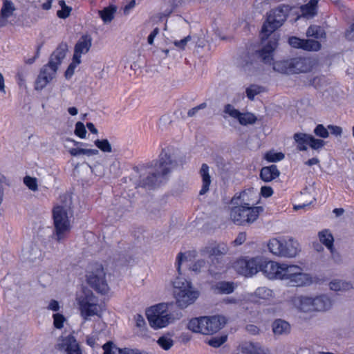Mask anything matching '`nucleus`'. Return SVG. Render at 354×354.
I'll list each match as a JSON object with an SVG mask.
<instances>
[{"label":"nucleus","mask_w":354,"mask_h":354,"mask_svg":"<svg viewBox=\"0 0 354 354\" xmlns=\"http://www.w3.org/2000/svg\"><path fill=\"white\" fill-rule=\"evenodd\" d=\"M234 268L245 277H251L261 270L269 279L286 280L292 286H304L312 282L310 275L299 266L267 261L260 257L240 259L236 261Z\"/></svg>","instance_id":"nucleus-1"},{"label":"nucleus","mask_w":354,"mask_h":354,"mask_svg":"<svg viewBox=\"0 0 354 354\" xmlns=\"http://www.w3.org/2000/svg\"><path fill=\"white\" fill-rule=\"evenodd\" d=\"M258 194L253 189L241 192L231 200L230 218L237 225H248L254 223L263 211L261 206H256Z\"/></svg>","instance_id":"nucleus-2"},{"label":"nucleus","mask_w":354,"mask_h":354,"mask_svg":"<svg viewBox=\"0 0 354 354\" xmlns=\"http://www.w3.org/2000/svg\"><path fill=\"white\" fill-rule=\"evenodd\" d=\"M186 260L183 253H179L176 257L175 266L178 276L171 281L173 294L176 305L180 308H186L194 304L200 295L199 291L192 284V282L182 276L181 263Z\"/></svg>","instance_id":"nucleus-3"},{"label":"nucleus","mask_w":354,"mask_h":354,"mask_svg":"<svg viewBox=\"0 0 354 354\" xmlns=\"http://www.w3.org/2000/svg\"><path fill=\"white\" fill-rule=\"evenodd\" d=\"M66 201L64 204L57 205L53 211L54 221L53 237L57 242H62L71 231L70 218L73 216L71 201L68 196H63Z\"/></svg>","instance_id":"nucleus-4"},{"label":"nucleus","mask_w":354,"mask_h":354,"mask_svg":"<svg viewBox=\"0 0 354 354\" xmlns=\"http://www.w3.org/2000/svg\"><path fill=\"white\" fill-rule=\"evenodd\" d=\"M80 315L84 322L93 317H102L105 311V305L90 290H84L77 293L75 298Z\"/></svg>","instance_id":"nucleus-5"},{"label":"nucleus","mask_w":354,"mask_h":354,"mask_svg":"<svg viewBox=\"0 0 354 354\" xmlns=\"http://www.w3.org/2000/svg\"><path fill=\"white\" fill-rule=\"evenodd\" d=\"M226 324V319L223 316H205L191 319L187 328L193 333L209 335L217 333Z\"/></svg>","instance_id":"nucleus-6"},{"label":"nucleus","mask_w":354,"mask_h":354,"mask_svg":"<svg viewBox=\"0 0 354 354\" xmlns=\"http://www.w3.org/2000/svg\"><path fill=\"white\" fill-rule=\"evenodd\" d=\"M171 165L172 161L170 156L166 151H162L154 165L153 171L143 180L142 185L152 187L160 184L164 177L170 172Z\"/></svg>","instance_id":"nucleus-7"},{"label":"nucleus","mask_w":354,"mask_h":354,"mask_svg":"<svg viewBox=\"0 0 354 354\" xmlns=\"http://www.w3.org/2000/svg\"><path fill=\"white\" fill-rule=\"evenodd\" d=\"M86 281L88 285L102 295H106L110 292V287L106 280V274L101 264L91 265L86 272Z\"/></svg>","instance_id":"nucleus-8"},{"label":"nucleus","mask_w":354,"mask_h":354,"mask_svg":"<svg viewBox=\"0 0 354 354\" xmlns=\"http://www.w3.org/2000/svg\"><path fill=\"white\" fill-rule=\"evenodd\" d=\"M146 316L153 329L165 328L174 320L173 315L168 310V305L165 304H158L147 308Z\"/></svg>","instance_id":"nucleus-9"},{"label":"nucleus","mask_w":354,"mask_h":354,"mask_svg":"<svg viewBox=\"0 0 354 354\" xmlns=\"http://www.w3.org/2000/svg\"><path fill=\"white\" fill-rule=\"evenodd\" d=\"M291 10L288 5H280L275 9L272 10L268 15L267 21L262 27V32L266 36L281 27L286 21Z\"/></svg>","instance_id":"nucleus-10"},{"label":"nucleus","mask_w":354,"mask_h":354,"mask_svg":"<svg viewBox=\"0 0 354 354\" xmlns=\"http://www.w3.org/2000/svg\"><path fill=\"white\" fill-rule=\"evenodd\" d=\"M293 139L297 143V148L299 151H306L308 145L313 149H319L324 147L325 142L320 139L315 138L312 135L304 133H296L293 136Z\"/></svg>","instance_id":"nucleus-11"},{"label":"nucleus","mask_w":354,"mask_h":354,"mask_svg":"<svg viewBox=\"0 0 354 354\" xmlns=\"http://www.w3.org/2000/svg\"><path fill=\"white\" fill-rule=\"evenodd\" d=\"M57 70L49 64L44 66L35 82V89L42 90L45 88L55 77Z\"/></svg>","instance_id":"nucleus-12"},{"label":"nucleus","mask_w":354,"mask_h":354,"mask_svg":"<svg viewBox=\"0 0 354 354\" xmlns=\"http://www.w3.org/2000/svg\"><path fill=\"white\" fill-rule=\"evenodd\" d=\"M57 348L66 354H82L80 346L73 335H68L61 339Z\"/></svg>","instance_id":"nucleus-13"},{"label":"nucleus","mask_w":354,"mask_h":354,"mask_svg":"<svg viewBox=\"0 0 354 354\" xmlns=\"http://www.w3.org/2000/svg\"><path fill=\"white\" fill-rule=\"evenodd\" d=\"M66 141L73 142L76 148H70L68 151L72 156H78L80 155H85L87 156H96L99 153V151L95 149H86L84 147L88 146V144L80 142L73 139L68 138Z\"/></svg>","instance_id":"nucleus-14"},{"label":"nucleus","mask_w":354,"mask_h":354,"mask_svg":"<svg viewBox=\"0 0 354 354\" xmlns=\"http://www.w3.org/2000/svg\"><path fill=\"white\" fill-rule=\"evenodd\" d=\"M318 238L319 241L330 250L333 258L335 261L339 260V255L334 248V238L330 230L325 229L319 232Z\"/></svg>","instance_id":"nucleus-15"},{"label":"nucleus","mask_w":354,"mask_h":354,"mask_svg":"<svg viewBox=\"0 0 354 354\" xmlns=\"http://www.w3.org/2000/svg\"><path fill=\"white\" fill-rule=\"evenodd\" d=\"M92 45V39L89 35H83L75 46L73 57L75 59H81L82 55L86 54Z\"/></svg>","instance_id":"nucleus-16"},{"label":"nucleus","mask_w":354,"mask_h":354,"mask_svg":"<svg viewBox=\"0 0 354 354\" xmlns=\"http://www.w3.org/2000/svg\"><path fill=\"white\" fill-rule=\"evenodd\" d=\"M291 73H306L313 67L312 61L306 57H297L290 59Z\"/></svg>","instance_id":"nucleus-17"},{"label":"nucleus","mask_w":354,"mask_h":354,"mask_svg":"<svg viewBox=\"0 0 354 354\" xmlns=\"http://www.w3.org/2000/svg\"><path fill=\"white\" fill-rule=\"evenodd\" d=\"M240 351L243 354H270L268 348L258 342H245L240 345Z\"/></svg>","instance_id":"nucleus-18"},{"label":"nucleus","mask_w":354,"mask_h":354,"mask_svg":"<svg viewBox=\"0 0 354 354\" xmlns=\"http://www.w3.org/2000/svg\"><path fill=\"white\" fill-rule=\"evenodd\" d=\"M277 44L274 41H269L268 43L259 51V56L266 64L272 65L274 60V51Z\"/></svg>","instance_id":"nucleus-19"},{"label":"nucleus","mask_w":354,"mask_h":354,"mask_svg":"<svg viewBox=\"0 0 354 354\" xmlns=\"http://www.w3.org/2000/svg\"><path fill=\"white\" fill-rule=\"evenodd\" d=\"M294 306L304 313L313 312L312 297L297 296L292 299Z\"/></svg>","instance_id":"nucleus-20"},{"label":"nucleus","mask_w":354,"mask_h":354,"mask_svg":"<svg viewBox=\"0 0 354 354\" xmlns=\"http://www.w3.org/2000/svg\"><path fill=\"white\" fill-rule=\"evenodd\" d=\"M68 45L66 43L60 44L52 54L50 61L48 64L52 66H55V68L57 69L58 66L62 63V60L66 57Z\"/></svg>","instance_id":"nucleus-21"},{"label":"nucleus","mask_w":354,"mask_h":354,"mask_svg":"<svg viewBox=\"0 0 354 354\" xmlns=\"http://www.w3.org/2000/svg\"><path fill=\"white\" fill-rule=\"evenodd\" d=\"M282 250L281 257L292 258L299 252V244L292 239L284 240Z\"/></svg>","instance_id":"nucleus-22"},{"label":"nucleus","mask_w":354,"mask_h":354,"mask_svg":"<svg viewBox=\"0 0 354 354\" xmlns=\"http://www.w3.org/2000/svg\"><path fill=\"white\" fill-rule=\"evenodd\" d=\"M313 312H324L329 310L332 306V301L326 295H319L312 297Z\"/></svg>","instance_id":"nucleus-23"},{"label":"nucleus","mask_w":354,"mask_h":354,"mask_svg":"<svg viewBox=\"0 0 354 354\" xmlns=\"http://www.w3.org/2000/svg\"><path fill=\"white\" fill-rule=\"evenodd\" d=\"M209 171V167L207 164H202L201 167L199 170V174L202 180V187L200 191L201 195L205 194L209 189V186L212 183Z\"/></svg>","instance_id":"nucleus-24"},{"label":"nucleus","mask_w":354,"mask_h":354,"mask_svg":"<svg viewBox=\"0 0 354 354\" xmlns=\"http://www.w3.org/2000/svg\"><path fill=\"white\" fill-rule=\"evenodd\" d=\"M16 8L14 3L7 0L3 2L0 14V27L5 26L8 23V19L12 16Z\"/></svg>","instance_id":"nucleus-25"},{"label":"nucleus","mask_w":354,"mask_h":354,"mask_svg":"<svg viewBox=\"0 0 354 354\" xmlns=\"http://www.w3.org/2000/svg\"><path fill=\"white\" fill-rule=\"evenodd\" d=\"M236 286L231 281H219L212 285L211 289L216 294L228 295L234 292Z\"/></svg>","instance_id":"nucleus-26"},{"label":"nucleus","mask_w":354,"mask_h":354,"mask_svg":"<svg viewBox=\"0 0 354 354\" xmlns=\"http://www.w3.org/2000/svg\"><path fill=\"white\" fill-rule=\"evenodd\" d=\"M317 0H310L307 3L300 7L301 17L311 19L317 14Z\"/></svg>","instance_id":"nucleus-27"},{"label":"nucleus","mask_w":354,"mask_h":354,"mask_svg":"<svg viewBox=\"0 0 354 354\" xmlns=\"http://www.w3.org/2000/svg\"><path fill=\"white\" fill-rule=\"evenodd\" d=\"M280 171L274 165L264 167L261 169L260 177L265 182H270L279 176Z\"/></svg>","instance_id":"nucleus-28"},{"label":"nucleus","mask_w":354,"mask_h":354,"mask_svg":"<svg viewBox=\"0 0 354 354\" xmlns=\"http://www.w3.org/2000/svg\"><path fill=\"white\" fill-rule=\"evenodd\" d=\"M227 252V247L224 244H221L217 245L207 246L201 250V254L203 256L218 257L226 254Z\"/></svg>","instance_id":"nucleus-29"},{"label":"nucleus","mask_w":354,"mask_h":354,"mask_svg":"<svg viewBox=\"0 0 354 354\" xmlns=\"http://www.w3.org/2000/svg\"><path fill=\"white\" fill-rule=\"evenodd\" d=\"M272 329L274 335H285L290 332V325L287 322L279 319L272 323Z\"/></svg>","instance_id":"nucleus-30"},{"label":"nucleus","mask_w":354,"mask_h":354,"mask_svg":"<svg viewBox=\"0 0 354 354\" xmlns=\"http://www.w3.org/2000/svg\"><path fill=\"white\" fill-rule=\"evenodd\" d=\"M176 0H165L161 6L158 13L160 19L169 17L178 7Z\"/></svg>","instance_id":"nucleus-31"},{"label":"nucleus","mask_w":354,"mask_h":354,"mask_svg":"<svg viewBox=\"0 0 354 354\" xmlns=\"http://www.w3.org/2000/svg\"><path fill=\"white\" fill-rule=\"evenodd\" d=\"M283 241V239H279L277 238L270 239L268 243L269 251L274 255L281 257Z\"/></svg>","instance_id":"nucleus-32"},{"label":"nucleus","mask_w":354,"mask_h":354,"mask_svg":"<svg viewBox=\"0 0 354 354\" xmlns=\"http://www.w3.org/2000/svg\"><path fill=\"white\" fill-rule=\"evenodd\" d=\"M25 257L30 262L41 261L42 252L37 247H31L24 252Z\"/></svg>","instance_id":"nucleus-33"},{"label":"nucleus","mask_w":354,"mask_h":354,"mask_svg":"<svg viewBox=\"0 0 354 354\" xmlns=\"http://www.w3.org/2000/svg\"><path fill=\"white\" fill-rule=\"evenodd\" d=\"M115 12L116 7L113 6H110L106 8H104L102 10H99L98 13L104 23L107 24L110 23L113 20Z\"/></svg>","instance_id":"nucleus-34"},{"label":"nucleus","mask_w":354,"mask_h":354,"mask_svg":"<svg viewBox=\"0 0 354 354\" xmlns=\"http://www.w3.org/2000/svg\"><path fill=\"white\" fill-rule=\"evenodd\" d=\"M272 65L274 71L281 73H291L290 59L274 62Z\"/></svg>","instance_id":"nucleus-35"},{"label":"nucleus","mask_w":354,"mask_h":354,"mask_svg":"<svg viewBox=\"0 0 354 354\" xmlns=\"http://www.w3.org/2000/svg\"><path fill=\"white\" fill-rule=\"evenodd\" d=\"M306 36L322 39L326 38V33L320 26L312 25L307 29Z\"/></svg>","instance_id":"nucleus-36"},{"label":"nucleus","mask_w":354,"mask_h":354,"mask_svg":"<svg viewBox=\"0 0 354 354\" xmlns=\"http://www.w3.org/2000/svg\"><path fill=\"white\" fill-rule=\"evenodd\" d=\"M252 296L262 300H270L274 297V292L272 290L266 288H258Z\"/></svg>","instance_id":"nucleus-37"},{"label":"nucleus","mask_w":354,"mask_h":354,"mask_svg":"<svg viewBox=\"0 0 354 354\" xmlns=\"http://www.w3.org/2000/svg\"><path fill=\"white\" fill-rule=\"evenodd\" d=\"M157 344L163 350H169L174 344V341L169 335L160 337L157 340Z\"/></svg>","instance_id":"nucleus-38"},{"label":"nucleus","mask_w":354,"mask_h":354,"mask_svg":"<svg viewBox=\"0 0 354 354\" xmlns=\"http://www.w3.org/2000/svg\"><path fill=\"white\" fill-rule=\"evenodd\" d=\"M263 158L269 162H276L283 160L285 155L282 152H277L274 150H270L264 154Z\"/></svg>","instance_id":"nucleus-39"},{"label":"nucleus","mask_w":354,"mask_h":354,"mask_svg":"<svg viewBox=\"0 0 354 354\" xmlns=\"http://www.w3.org/2000/svg\"><path fill=\"white\" fill-rule=\"evenodd\" d=\"M257 118L251 113H241L238 122L241 125L252 124L255 123Z\"/></svg>","instance_id":"nucleus-40"},{"label":"nucleus","mask_w":354,"mask_h":354,"mask_svg":"<svg viewBox=\"0 0 354 354\" xmlns=\"http://www.w3.org/2000/svg\"><path fill=\"white\" fill-rule=\"evenodd\" d=\"M58 4L61 7V10L57 12V16L60 19H66L68 17L72 11V8L66 6L64 0H59Z\"/></svg>","instance_id":"nucleus-41"},{"label":"nucleus","mask_w":354,"mask_h":354,"mask_svg":"<svg viewBox=\"0 0 354 354\" xmlns=\"http://www.w3.org/2000/svg\"><path fill=\"white\" fill-rule=\"evenodd\" d=\"M321 48V44L319 41L313 39H304L303 48L309 51H317Z\"/></svg>","instance_id":"nucleus-42"},{"label":"nucleus","mask_w":354,"mask_h":354,"mask_svg":"<svg viewBox=\"0 0 354 354\" xmlns=\"http://www.w3.org/2000/svg\"><path fill=\"white\" fill-rule=\"evenodd\" d=\"M95 145L102 152L111 153L112 152V147L107 139L96 140Z\"/></svg>","instance_id":"nucleus-43"},{"label":"nucleus","mask_w":354,"mask_h":354,"mask_svg":"<svg viewBox=\"0 0 354 354\" xmlns=\"http://www.w3.org/2000/svg\"><path fill=\"white\" fill-rule=\"evenodd\" d=\"M23 182L24 185L32 192H35L38 190V183L36 178L26 176L24 178Z\"/></svg>","instance_id":"nucleus-44"},{"label":"nucleus","mask_w":354,"mask_h":354,"mask_svg":"<svg viewBox=\"0 0 354 354\" xmlns=\"http://www.w3.org/2000/svg\"><path fill=\"white\" fill-rule=\"evenodd\" d=\"M223 113L230 116V118L235 119L236 120H238L241 113V112L238 109H235V107L230 104L225 105L223 109Z\"/></svg>","instance_id":"nucleus-45"},{"label":"nucleus","mask_w":354,"mask_h":354,"mask_svg":"<svg viewBox=\"0 0 354 354\" xmlns=\"http://www.w3.org/2000/svg\"><path fill=\"white\" fill-rule=\"evenodd\" d=\"M263 91V89L261 86L251 85L250 87L247 88L246 95L250 100H253L254 97L261 93Z\"/></svg>","instance_id":"nucleus-46"},{"label":"nucleus","mask_w":354,"mask_h":354,"mask_svg":"<svg viewBox=\"0 0 354 354\" xmlns=\"http://www.w3.org/2000/svg\"><path fill=\"white\" fill-rule=\"evenodd\" d=\"M53 324L56 328L61 329L64 327V323L66 321V318L62 314L55 313L53 315Z\"/></svg>","instance_id":"nucleus-47"},{"label":"nucleus","mask_w":354,"mask_h":354,"mask_svg":"<svg viewBox=\"0 0 354 354\" xmlns=\"http://www.w3.org/2000/svg\"><path fill=\"white\" fill-rule=\"evenodd\" d=\"M75 134L80 138H84L86 134V130L84 124L82 122H77L75 124Z\"/></svg>","instance_id":"nucleus-48"},{"label":"nucleus","mask_w":354,"mask_h":354,"mask_svg":"<svg viewBox=\"0 0 354 354\" xmlns=\"http://www.w3.org/2000/svg\"><path fill=\"white\" fill-rule=\"evenodd\" d=\"M80 63L81 59L77 60L75 59V57H73L72 63L68 66L67 70L65 72V76L66 78H70L74 74L75 68Z\"/></svg>","instance_id":"nucleus-49"},{"label":"nucleus","mask_w":354,"mask_h":354,"mask_svg":"<svg viewBox=\"0 0 354 354\" xmlns=\"http://www.w3.org/2000/svg\"><path fill=\"white\" fill-rule=\"evenodd\" d=\"M9 185V181L8 178L4 176L2 173L0 172V205L2 204L4 196V190L3 185Z\"/></svg>","instance_id":"nucleus-50"},{"label":"nucleus","mask_w":354,"mask_h":354,"mask_svg":"<svg viewBox=\"0 0 354 354\" xmlns=\"http://www.w3.org/2000/svg\"><path fill=\"white\" fill-rule=\"evenodd\" d=\"M314 133L322 138L328 137V129L325 128L322 124H318L314 130Z\"/></svg>","instance_id":"nucleus-51"},{"label":"nucleus","mask_w":354,"mask_h":354,"mask_svg":"<svg viewBox=\"0 0 354 354\" xmlns=\"http://www.w3.org/2000/svg\"><path fill=\"white\" fill-rule=\"evenodd\" d=\"M118 348L111 342H108L103 345L104 354H115L116 351L118 352Z\"/></svg>","instance_id":"nucleus-52"},{"label":"nucleus","mask_w":354,"mask_h":354,"mask_svg":"<svg viewBox=\"0 0 354 354\" xmlns=\"http://www.w3.org/2000/svg\"><path fill=\"white\" fill-rule=\"evenodd\" d=\"M346 285L342 281L334 280L330 283V288L334 291H339L346 288Z\"/></svg>","instance_id":"nucleus-53"},{"label":"nucleus","mask_w":354,"mask_h":354,"mask_svg":"<svg viewBox=\"0 0 354 354\" xmlns=\"http://www.w3.org/2000/svg\"><path fill=\"white\" fill-rule=\"evenodd\" d=\"M225 340L226 337H212L208 341V344L214 348H218L221 346Z\"/></svg>","instance_id":"nucleus-54"},{"label":"nucleus","mask_w":354,"mask_h":354,"mask_svg":"<svg viewBox=\"0 0 354 354\" xmlns=\"http://www.w3.org/2000/svg\"><path fill=\"white\" fill-rule=\"evenodd\" d=\"M288 43L294 48H303L304 39L296 37H292L289 39Z\"/></svg>","instance_id":"nucleus-55"},{"label":"nucleus","mask_w":354,"mask_h":354,"mask_svg":"<svg viewBox=\"0 0 354 354\" xmlns=\"http://www.w3.org/2000/svg\"><path fill=\"white\" fill-rule=\"evenodd\" d=\"M191 37L187 36L183 39L180 40H176L174 41V44L176 47L178 48L179 49L184 50L186 45L187 44V42L190 41Z\"/></svg>","instance_id":"nucleus-56"},{"label":"nucleus","mask_w":354,"mask_h":354,"mask_svg":"<svg viewBox=\"0 0 354 354\" xmlns=\"http://www.w3.org/2000/svg\"><path fill=\"white\" fill-rule=\"evenodd\" d=\"M207 107V104L203 102L191 109H189L187 112V115L189 117H194L196 115V113L201 109H204Z\"/></svg>","instance_id":"nucleus-57"},{"label":"nucleus","mask_w":354,"mask_h":354,"mask_svg":"<svg viewBox=\"0 0 354 354\" xmlns=\"http://www.w3.org/2000/svg\"><path fill=\"white\" fill-rule=\"evenodd\" d=\"M205 266V261L204 260L196 261L191 267V270L195 272H200Z\"/></svg>","instance_id":"nucleus-58"},{"label":"nucleus","mask_w":354,"mask_h":354,"mask_svg":"<svg viewBox=\"0 0 354 354\" xmlns=\"http://www.w3.org/2000/svg\"><path fill=\"white\" fill-rule=\"evenodd\" d=\"M134 319L137 327L142 328L146 326V322L142 315L137 314L135 315Z\"/></svg>","instance_id":"nucleus-59"},{"label":"nucleus","mask_w":354,"mask_h":354,"mask_svg":"<svg viewBox=\"0 0 354 354\" xmlns=\"http://www.w3.org/2000/svg\"><path fill=\"white\" fill-rule=\"evenodd\" d=\"M273 194V189L269 186H263L261 189V194L266 198L270 197Z\"/></svg>","instance_id":"nucleus-60"},{"label":"nucleus","mask_w":354,"mask_h":354,"mask_svg":"<svg viewBox=\"0 0 354 354\" xmlns=\"http://www.w3.org/2000/svg\"><path fill=\"white\" fill-rule=\"evenodd\" d=\"M328 129L330 131L331 134H333L336 136H341V134L342 133V128L338 126L328 125Z\"/></svg>","instance_id":"nucleus-61"},{"label":"nucleus","mask_w":354,"mask_h":354,"mask_svg":"<svg viewBox=\"0 0 354 354\" xmlns=\"http://www.w3.org/2000/svg\"><path fill=\"white\" fill-rule=\"evenodd\" d=\"M48 309L51 310L53 311H59L60 309V306L59 302L57 300L52 299L49 301L48 305Z\"/></svg>","instance_id":"nucleus-62"},{"label":"nucleus","mask_w":354,"mask_h":354,"mask_svg":"<svg viewBox=\"0 0 354 354\" xmlns=\"http://www.w3.org/2000/svg\"><path fill=\"white\" fill-rule=\"evenodd\" d=\"M246 330L251 335H256L259 334L260 329L254 324H248L246 326Z\"/></svg>","instance_id":"nucleus-63"},{"label":"nucleus","mask_w":354,"mask_h":354,"mask_svg":"<svg viewBox=\"0 0 354 354\" xmlns=\"http://www.w3.org/2000/svg\"><path fill=\"white\" fill-rule=\"evenodd\" d=\"M346 38L349 41H354V24L346 32Z\"/></svg>","instance_id":"nucleus-64"}]
</instances>
